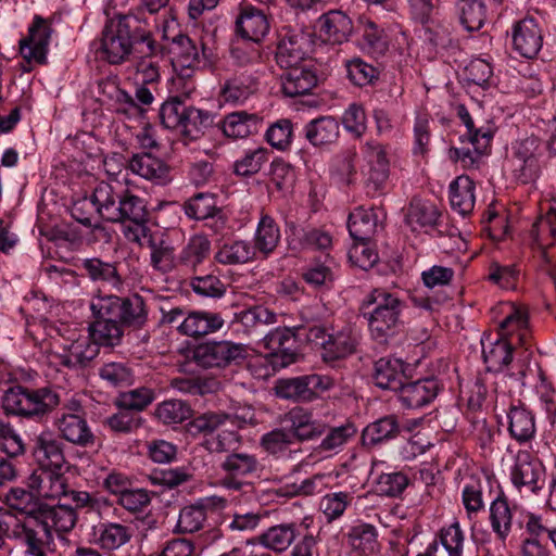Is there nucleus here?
<instances>
[{"instance_id": "obj_39", "label": "nucleus", "mask_w": 556, "mask_h": 556, "mask_svg": "<svg viewBox=\"0 0 556 556\" xmlns=\"http://www.w3.org/2000/svg\"><path fill=\"white\" fill-rule=\"evenodd\" d=\"M27 523L17 520L10 511H0V548L4 544V538L14 540L25 548V555L29 556L28 539L35 540V534L29 535Z\"/></svg>"}, {"instance_id": "obj_45", "label": "nucleus", "mask_w": 556, "mask_h": 556, "mask_svg": "<svg viewBox=\"0 0 556 556\" xmlns=\"http://www.w3.org/2000/svg\"><path fill=\"white\" fill-rule=\"evenodd\" d=\"M176 63L182 68H194L200 63V50L187 35L179 34L172 40L169 47Z\"/></svg>"}, {"instance_id": "obj_23", "label": "nucleus", "mask_w": 556, "mask_h": 556, "mask_svg": "<svg viewBox=\"0 0 556 556\" xmlns=\"http://www.w3.org/2000/svg\"><path fill=\"white\" fill-rule=\"evenodd\" d=\"M304 522H285L271 526L258 535V543L277 554L286 552L302 534Z\"/></svg>"}, {"instance_id": "obj_26", "label": "nucleus", "mask_w": 556, "mask_h": 556, "mask_svg": "<svg viewBox=\"0 0 556 556\" xmlns=\"http://www.w3.org/2000/svg\"><path fill=\"white\" fill-rule=\"evenodd\" d=\"M287 418L290 422V433L293 439L299 441L314 440L327 431V425L324 421L315 418L312 412L301 407L291 409Z\"/></svg>"}, {"instance_id": "obj_17", "label": "nucleus", "mask_w": 556, "mask_h": 556, "mask_svg": "<svg viewBox=\"0 0 556 556\" xmlns=\"http://www.w3.org/2000/svg\"><path fill=\"white\" fill-rule=\"evenodd\" d=\"M118 412L106 419L115 432L129 433L139 427V389L122 392L115 400Z\"/></svg>"}, {"instance_id": "obj_19", "label": "nucleus", "mask_w": 556, "mask_h": 556, "mask_svg": "<svg viewBox=\"0 0 556 556\" xmlns=\"http://www.w3.org/2000/svg\"><path fill=\"white\" fill-rule=\"evenodd\" d=\"M265 344L271 351L269 362L274 369L285 368L296 362L295 338L290 330L277 329L265 337Z\"/></svg>"}, {"instance_id": "obj_44", "label": "nucleus", "mask_w": 556, "mask_h": 556, "mask_svg": "<svg viewBox=\"0 0 556 556\" xmlns=\"http://www.w3.org/2000/svg\"><path fill=\"white\" fill-rule=\"evenodd\" d=\"M230 56L233 63L243 68H255L260 71V77L263 74V54L258 43H251L247 40H237L230 49Z\"/></svg>"}, {"instance_id": "obj_1", "label": "nucleus", "mask_w": 556, "mask_h": 556, "mask_svg": "<svg viewBox=\"0 0 556 556\" xmlns=\"http://www.w3.org/2000/svg\"><path fill=\"white\" fill-rule=\"evenodd\" d=\"M405 307V302L396 293L375 288L365 296L359 311L367 320L371 337L380 343H386L396 333Z\"/></svg>"}, {"instance_id": "obj_61", "label": "nucleus", "mask_w": 556, "mask_h": 556, "mask_svg": "<svg viewBox=\"0 0 556 556\" xmlns=\"http://www.w3.org/2000/svg\"><path fill=\"white\" fill-rule=\"evenodd\" d=\"M359 26L363 30L364 47L372 54L381 55L388 49L383 31L370 20L361 17Z\"/></svg>"}, {"instance_id": "obj_40", "label": "nucleus", "mask_w": 556, "mask_h": 556, "mask_svg": "<svg viewBox=\"0 0 556 556\" xmlns=\"http://www.w3.org/2000/svg\"><path fill=\"white\" fill-rule=\"evenodd\" d=\"M261 118L244 111L228 114L223 122V131L227 137L245 138L258 131Z\"/></svg>"}, {"instance_id": "obj_24", "label": "nucleus", "mask_w": 556, "mask_h": 556, "mask_svg": "<svg viewBox=\"0 0 556 556\" xmlns=\"http://www.w3.org/2000/svg\"><path fill=\"white\" fill-rule=\"evenodd\" d=\"M374 383L382 389L397 392L405 380V364L400 358L381 357L374 363Z\"/></svg>"}, {"instance_id": "obj_54", "label": "nucleus", "mask_w": 556, "mask_h": 556, "mask_svg": "<svg viewBox=\"0 0 556 556\" xmlns=\"http://www.w3.org/2000/svg\"><path fill=\"white\" fill-rule=\"evenodd\" d=\"M276 395L294 401H312L305 376L279 379L275 386Z\"/></svg>"}, {"instance_id": "obj_34", "label": "nucleus", "mask_w": 556, "mask_h": 556, "mask_svg": "<svg viewBox=\"0 0 556 556\" xmlns=\"http://www.w3.org/2000/svg\"><path fill=\"white\" fill-rule=\"evenodd\" d=\"M9 509L0 511H10L17 520L23 521L28 517H38V508L42 507V502L36 498L31 491L22 488H13L7 494Z\"/></svg>"}, {"instance_id": "obj_27", "label": "nucleus", "mask_w": 556, "mask_h": 556, "mask_svg": "<svg viewBox=\"0 0 556 556\" xmlns=\"http://www.w3.org/2000/svg\"><path fill=\"white\" fill-rule=\"evenodd\" d=\"M224 319L218 313L194 311L187 314L179 324V333L200 338L219 330L224 326Z\"/></svg>"}, {"instance_id": "obj_41", "label": "nucleus", "mask_w": 556, "mask_h": 556, "mask_svg": "<svg viewBox=\"0 0 556 556\" xmlns=\"http://www.w3.org/2000/svg\"><path fill=\"white\" fill-rule=\"evenodd\" d=\"M305 137L315 147L331 144L339 137V124L332 117H319L305 126Z\"/></svg>"}, {"instance_id": "obj_7", "label": "nucleus", "mask_w": 556, "mask_h": 556, "mask_svg": "<svg viewBox=\"0 0 556 556\" xmlns=\"http://www.w3.org/2000/svg\"><path fill=\"white\" fill-rule=\"evenodd\" d=\"M258 467L260 462L255 455L247 452L230 453L220 463V469L225 472L220 485L228 491L250 493L253 484L247 478L256 473Z\"/></svg>"}, {"instance_id": "obj_63", "label": "nucleus", "mask_w": 556, "mask_h": 556, "mask_svg": "<svg viewBox=\"0 0 556 556\" xmlns=\"http://www.w3.org/2000/svg\"><path fill=\"white\" fill-rule=\"evenodd\" d=\"M326 437L319 444V450L323 452H331L341 448L346 442L356 433L353 425L346 424L339 427L327 428Z\"/></svg>"}, {"instance_id": "obj_31", "label": "nucleus", "mask_w": 556, "mask_h": 556, "mask_svg": "<svg viewBox=\"0 0 556 556\" xmlns=\"http://www.w3.org/2000/svg\"><path fill=\"white\" fill-rule=\"evenodd\" d=\"M439 391L435 379H421L409 383H403L399 390L400 400L407 408H419L430 403Z\"/></svg>"}, {"instance_id": "obj_35", "label": "nucleus", "mask_w": 556, "mask_h": 556, "mask_svg": "<svg viewBox=\"0 0 556 556\" xmlns=\"http://www.w3.org/2000/svg\"><path fill=\"white\" fill-rule=\"evenodd\" d=\"M379 227V218L374 208H355L349 216L348 228L354 241H369Z\"/></svg>"}, {"instance_id": "obj_2", "label": "nucleus", "mask_w": 556, "mask_h": 556, "mask_svg": "<svg viewBox=\"0 0 556 556\" xmlns=\"http://www.w3.org/2000/svg\"><path fill=\"white\" fill-rule=\"evenodd\" d=\"M38 517H28L24 520L27 523L29 535L35 534V540L28 539L29 556H47L52 551L53 534L56 532H70L76 525L77 514L75 508L68 504L54 506L42 504L38 508Z\"/></svg>"}, {"instance_id": "obj_18", "label": "nucleus", "mask_w": 556, "mask_h": 556, "mask_svg": "<svg viewBox=\"0 0 556 556\" xmlns=\"http://www.w3.org/2000/svg\"><path fill=\"white\" fill-rule=\"evenodd\" d=\"M67 486L63 469L37 468L28 478V488L36 491L38 496L47 498L66 496L68 494Z\"/></svg>"}, {"instance_id": "obj_20", "label": "nucleus", "mask_w": 556, "mask_h": 556, "mask_svg": "<svg viewBox=\"0 0 556 556\" xmlns=\"http://www.w3.org/2000/svg\"><path fill=\"white\" fill-rule=\"evenodd\" d=\"M267 15L260 9L244 7L236 20V33L242 40L260 43L269 31Z\"/></svg>"}, {"instance_id": "obj_36", "label": "nucleus", "mask_w": 556, "mask_h": 556, "mask_svg": "<svg viewBox=\"0 0 556 556\" xmlns=\"http://www.w3.org/2000/svg\"><path fill=\"white\" fill-rule=\"evenodd\" d=\"M125 325L94 318L88 326L89 339L99 348L113 349L121 344Z\"/></svg>"}, {"instance_id": "obj_60", "label": "nucleus", "mask_w": 556, "mask_h": 556, "mask_svg": "<svg viewBox=\"0 0 556 556\" xmlns=\"http://www.w3.org/2000/svg\"><path fill=\"white\" fill-rule=\"evenodd\" d=\"M293 437L285 429H274L265 433L260 441L261 447L273 456H279L289 451Z\"/></svg>"}, {"instance_id": "obj_21", "label": "nucleus", "mask_w": 556, "mask_h": 556, "mask_svg": "<svg viewBox=\"0 0 556 556\" xmlns=\"http://www.w3.org/2000/svg\"><path fill=\"white\" fill-rule=\"evenodd\" d=\"M281 87L287 97H299L309 93L317 85V75L312 62L302 65L282 68Z\"/></svg>"}, {"instance_id": "obj_30", "label": "nucleus", "mask_w": 556, "mask_h": 556, "mask_svg": "<svg viewBox=\"0 0 556 556\" xmlns=\"http://www.w3.org/2000/svg\"><path fill=\"white\" fill-rule=\"evenodd\" d=\"M58 428L62 437L73 444L92 447L97 443V437L91 432L87 421L76 414H64L58 420Z\"/></svg>"}, {"instance_id": "obj_16", "label": "nucleus", "mask_w": 556, "mask_h": 556, "mask_svg": "<svg viewBox=\"0 0 556 556\" xmlns=\"http://www.w3.org/2000/svg\"><path fill=\"white\" fill-rule=\"evenodd\" d=\"M513 49L521 56L533 59L543 46V34L533 17L516 22L511 29Z\"/></svg>"}, {"instance_id": "obj_55", "label": "nucleus", "mask_w": 556, "mask_h": 556, "mask_svg": "<svg viewBox=\"0 0 556 556\" xmlns=\"http://www.w3.org/2000/svg\"><path fill=\"white\" fill-rule=\"evenodd\" d=\"M254 74L255 75L248 84H244L243 80L238 78L228 80L222 89V96L224 100L227 102L237 103L248 99V97L255 91L260 81V71H254Z\"/></svg>"}, {"instance_id": "obj_50", "label": "nucleus", "mask_w": 556, "mask_h": 556, "mask_svg": "<svg viewBox=\"0 0 556 556\" xmlns=\"http://www.w3.org/2000/svg\"><path fill=\"white\" fill-rule=\"evenodd\" d=\"M192 414L189 404L181 400H167L157 405L154 416L164 425L181 424Z\"/></svg>"}, {"instance_id": "obj_47", "label": "nucleus", "mask_w": 556, "mask_h": 556, "mask_svg": "<svg viewBox=\"0 0 556 556\" xmlns=\"http://www.w3.org/2000/svg\"><path fill=\"white\" fill-rule=\"evenodd\" d=\"M490 520L493 531L505 540L511 530L513 510L504 496H497L490 507Z\"/></svg>"}, {"instance_id": "obj_12", "label": "nucleus", "mask_w": 556, "mask_h": 556, "mask_svg": "<svg viewBox=\"0 0 556 556\" xmlns=\"http://www.w3.org/2000/svg\"><path fill=\"white\" fill-rule=\"evenodd\" d=\"M93 318L105 319L125 326H131L138 318L132 303L128 298L117 295L97 296L91 301Z\"/></svg>"}, {"instance_id": "obj_8", "label": "nucleus", "mask_w": 556, "mask_h": 556, "mask_svg": "<svg viewBox=\"0 0 556 556\" xmlns=\"http://www.w3.org/2000/svg\"><path fill=\"white\" fill-rule=\"evenodd\" d=\"M52 33L53 29L48 20L35 15L28 28V35L20 40V51L23 56L21 68L23 72L28 73L33 70V61L38 64L47 63L48 47Z\"/></svg>"}, {"instance_id": "obj_56", "label": "nucleus", "mask_w": 556, "mask_h": 556, "mask_svg": "<svg viewBox=\"0 0 556 556\" xmlns=\"http://www.w3.org/2000/svg\"><path fill=\"white\" fill-rule=\"evenodd\" d=\"M168 166L154 152L141 151V177L156 184L168 180Z\"/></svg>"}, {"instance_id": "obj_62", "label": "nucleus", "mask_w": 556, "mask_h": 556, "mask_svg": "<svg viewBox=\"0 0 556 556\" xmlns=\"http://www.w3.org/2000/svg\"><path fill=\"white\" fill-rule=\"evenodd\" d=\"M240 443V435L238 432L232 430H222L216 435L206 438L203 442V446L210 453H233L237 452V447Z\"/></svg>"}, {"instance_id": "obj_51", "label": "nucleus", "mask_w": 556, "mask_h": 556, "mask_svg": "<svg viewBox=\"0 0 556 556\" xmlns=\"http://www.w3.org/2000/svg\"><path fill=\"white\" fill-rule=\"evenodd\" d=\"M349 539L353 548L365 555L372 554L378 548L377 530L372 525L354 526L349 533Z\"/></svg>"}, {"instance_id": "obj_58", "label": "nucleus", "mask_w": 556, "mask_h": 556, "mask_svg": "<svg viewBox=\"0 0 556 556\" xmlns=\"http://www.w3.org/2000/svg\"><path fill=\"white\" fill-rule=\"evenodd\" d=\"M268 160V150L257 148L248 151L241 159L233 164V172L239 176H252L258 173Z\"/></svg>"}, {"instance_id": "obj_64", "label": "nucleus", "mask_w": 556, "mask_h": 556, "mask_svg": "<svg viewBox=\"0 0 556 556\" xmlns=\"http://www.w3.org/2000/svg\"><path fill=\"white\" fill-rule=\"evenodd\" d=\"M348 76L356 86H366L372 84L379 76V72L372 65L361 59H354L348 62Z\"/></svg>"}, {"instance_id": "obj_28", "label": "nucleus", "mask_w": 556, "mask_h": 556, "mask_svg": "<svg viewBox=\"0 0 556 556\" xmlns=\"http://www.w3.org/2000/svg\"><path fill=\"white\" fill-rule=\"evenodd\" d=\"M492 132L486 130L481 132L477 131L473 136H468V144L472 147L463 146L460 148L450 149V159L459 162L464 168H473L478 165L482 155L486 154L491 147Z\"/></svg>"}, {"instance_id": "obj_59", "label": "nucleus", "mask_w": 556, "mask_h": 556, "mask_svg": "<svg viewBox=\"0 0 556 556\" xmlns=\"http://www.w3.org/2000/svg\"><path fill=\"white\" fill-rule=\"evenodd\" d=\"M212 123L213 119L210 112L186 105L182 124L179 130L186 136L197 138L200 130Z\"/></svg>"}, {"instance_id": "obj_49", "label": "nucleus", "mask_w": 556, "mask_h": 556, "mask_svg": "<svg viewBox=\"0 0 556 556\" xmlns=\"http://www.w3.org/2000/svg\"><path fill=\"white\" fill-rule=\"evenodd\" d=\"M458 10L460 23L469 31L479 30L486 20L483 0H459Z\"/></svg>"}, {"instance_id": "obj_42", "label": "nucleus", "mask_w": 556, "mask_h": 556, "mask_svg": "<svg viewBox=\"0 0 556 556\" xmlns=\"http://www.w3.org/2000/svg\"><path fill=\"white\" fill-rule=\"evenodd\" d=\"M211 241L203 235L192 236L182 248L178 262L181 266L195 270L210 255Z\"/></svg>"}, {"instance_id": "obj_48", "label": "nucleus", "mask_w": 556, "mask_h": 556, "mask_svg": "<svg viewBox=\"0 0 556 556\" xmlns=\"http://www.w3.org/2000/svg\"><path fill=\"white\" fill-rule=\"evenodd\" d=\"M215 258L224 265H237L256 258L255 249L245 241L225 243L216 253Z\"/></svg>"}, {"instance_id": "obj_22", "label": "nucleus", "mask_w": 556, "mask_h": 556, "mask_svg": "<svg viewBox=\"0 0 556 556\" xmlns=\"http://www.w3.org/2000/svg\"><path fill=\"white\" fill-rule=\"evenodd\" d=\"M320 38L330 43L348 41L353 31V22L343 11L330 10L317 20Z\"/></svg>"}, {"instance_id": "obj_43", "label": "nucleus", "mask_w": 556, "mask_h": 556, "mask_svg": "<svg viewBox=\"0 0 556 556\" xmlns=\"http://www.w3.org/2000/svg\"><path fill=\"white\" fill-rule=\"evenodd\" d=\"M279 240L280 230L276 222L270 216H263L254 238L255 255L260 253L264 257L268 256L277 248Z\"/></svg>"}, {"instance_id": "obj_29", "label": "nucleus", "mask_w": 556, "mask_h": 556, "mask_svg": "<svg viewBox=\"0 0 556 556\" xmlns=\"http://www.w3.org/2000/svg\"><path fill=\"white\" fill-rule=\"evenodd\" d=\"M357 338L349 326L329 334L327 341H323L321 356L325 362H334L355 353Z\"/></svg>"}, {"instance_id": "obj_4", "label": "nucleus", "mask_w": 556, "mask_h": 556, "mask_svg": "<svg viewBox=\"0 0 556 556\" xmlns=\"http://www.w3.org/2000/svg\"><path fill=\"white\" fill-rule=\"evenodd\" d=\"M509 312L500 324V337L485 343L482 341V355L489 370L501 371L513 359V342L508 340L518 331V340L523 342L528 327V309L523 305L508 303Z\"/></svg>"}, {"instance_id": "obj_13", "label": "nucleus", "mask_w": 556, "mask_h": 556, "mask_svg": "<svg viewBox=\"0 0 556 556\" xmlns=\"http://www.w3.org/2000/svg\"><path fill=\"white\" fill-rule=\"evenodd\" d=\"M312 41L303 31H288L279 41L276 50V62L281 68L311 63L307 54Z\"/></svg>"}, {"instance_id": "obj_52", "label": "nucleus", "mask_w": 556, "mask_h": 556, "mask_svg": "<svg viewBox=\"0 0 556 556\" xmlns=\"http://www.w3.org/2000/svg\"><path fill=\"white\" fill-rule=\"evenodd\" d=\"M81 267L94 281H105L114 287H119L122 283L117 268L111 263H105L100 258H87L84 260Z\"/></svg>"}, {"instance_id": "obj_57", "label": "nucleus", "mask_w": 556, "mask_h": 556, "mask_svg": "<svg viewBox=\"0 0 556 556\" xmlns=\"http://www.w3.org/2000/svg\"><path fill=\"white\" fill-rule=\"evenodd\" d=\"M187 216L194 219H208L218 212L215 197L208 193H198L185 204Z\"/></svg>"}, {"instance_id": "obj_3", "label": "nucleus", "mask_w": 556, "mask_h": 556, "mask_svg": "<svg viewBox=\"0 0 556 556\" xmlns=\"http://www.w3.org/2000/svg\"><path fill=\"white\" fill-rule=\"evenodd\" d=\"M139 20L135 15H123L109 20L101 36L91 47L97 59L111 64L124 62L138 40Z\"/></svg>"}, {"instance_id": "obj_53", "label": "nucleus", "mask_w": 556, "mask_h": 556, "mask_svg": "<svg viewBox=\"0 0 556 556\" xmlns=\"http://www.w3.org/2000/svg\"><path fill=\"white\" fill-rule=\"evenodd\" d=\"M228 418L229 416L223 413H204L193 418L187 425V432L192 437L211 435L214 431L222 427L228 420Z\"/></svg>"}, {"instance_id": "obj_38", "label": "nucleus", "mask_w": 556, "mask_h": 556, "mask_svg": "<svg viewBox=\"0 0 556 556\" xmlns=\"http://www.w3.org/2000/svg\"><path fill=\"white\" fill-rule=\"evenodd\" d=\"M508 431L517 442H529L535 434L534 416L523 406H511L508 413Z\"/></svg>"}, {"instance_id": "obj_32", "label": "nucleus", "mask_w": 556, "mask_h": 556, "mask_svg": "<svg viewBox=\"0 0 556 556\" xmlns=\"http://www.w3.org/2000/svg\"><path fill=\"white\" fill-rule=\"evenodd\" d=\"M440 217L438 207L420 199H414L406 212L405 220L413 231H425L432 229Z\"/></svg>"}, {"instance_id": "obj_6", "label": "nucleus", "mask_w": 556, "mask_h": 556, "mask_svg": "<svg viewBox=\"0 0 556 556\" xmlns=\"http://www.w3.org/2000/svg\"><path fill=\"white\" fill-rule=\"evenodd\" d=\"M544 151L542 141L534 136L513 142L506 156V168L511 178L522 185L536 181L542 172Z\"/></svg>"}, {"instance_id": "obj_14", "label": "nucleus", "mask_w": 556, "mask_h": 556, "mask_svg": "<svg viewBox=\"0 0 556 556\" xmlns=\"http://www.w3.org/2000/svg\"><path fill=\"white\" fill-rule=\"evenodd\" d=\"M532 250L548 266L556 267V214L536 219L531 229Z\"/></svg>"}, {"instance_id": "obj_37", "label": "nucleus", "mask_w": 556, "mask_h": 556, "mask_svg": "<svg viewBox=\"0 0 556 556\" xmlns=\"http://www.w3.org/2000/svg\"><path fill=\"white\" fill-rule=\"evenodd\" d=\"M475 185L470 177L458 176L450 186L451 206L462 216L469 215L475 206Z\"/></svg>"}, {"instance_id": "obj_46", "label": "nucleus", "mask_w": 556, "mask_h": 556, "mask_svg": "<svg viewBox=\"0 0 556 556\" xmlns=\"http://www.w3.org/2000/svg\"><path fill=\"white\" fill-rule=\"evenodd\" d=\"M400 432L394 416H387L368 425L363 431V441L366 445H376L384 440L393 439Z\"/></svg>"}, {"instance_id": "obj_9", "label": "nucleus", "mask_w": 556, "mask_h": 556, "mask_svg": "<svg viewBox=\"0 0 556 556\" xmlns=\"http://www.w3.org/2000/svg\"><path fill=\"white\" fill-rule=\"evenodd\" d=\"M510 479L520 493L539 495L546 485V470L542 462L528 451H519L511 468Z\"/></svg>"}, {"instance_id": "obj_25", "label": "nucleus", "mask_w": 556, "mask_h": 556, "mask_svg": "<svg viewBox=\"0 0 556 556\" xmlns=\"http://www.w3.org/2000/svg\"><path fill=\"white\" fill-rule=\"evenodd\" d=\"M113 223L121 224V231L126 240L139 243V207L138 198L128 188L118 198V207Z\"/></svg>"}, {"instance_id": "obj_10", "label": "nucleus", "mask_w": 556, "mask_h": 556, "mask_svg": "<svg viewBox=\"0 0 556 556\" xmlns=\"http://www.w3.org/2000/svg\"><path fill=\"white\" fill-rule=\"evenodd\" d=\"M141 237L150 249L152 266L159 269L168 268L173 258V249L167 241L166 231L146 208H141Z\"/></svg>"}, {"instance_id": "obj_11", "label": "nucleus", "mask_w": 556, "mask_h": 556, "mask_svg": "<svg viewBox=\"0 0 556 556\" xmlns=\"http://www.w3.org/2000/svg\"><path fill=\"white\" fill-rule=\"evenodd\" d=\"M243 344L230 341L208 342L197 346L193 353L195 363L203 368L225 367L231 362L243 358Z\"/></svg>"}, {"instance_id": "obj_5", "label": "nucleus", "mask_w": 556, "mask_h": 556, "mask_svg": "<svg viewBox=\"0 0 556 556\" xmlns=\"http://www.w3.org/2000/svg\"><path fill=\"white\" fill-rule=\"evenodd\" d=\"M59 403V394L49 388L28 389L18 384L9 388L2 396V408L7 415L23 417H41Z\"/></svg>"}, {"instance_id": "obj_15", "label": "nucleus", "mask_w": 556, "mask_h": 556, "mask_svg": "<svg viewBox=\"0 0 556 556\" xmlns=\"http://www.w3.org/2000/svg\"><path fill=\"white\" fill-rule=\"evenodd\" d=\"M366 168L363 169L365 176V187L367 194L375 195L381 191L389 177V161L383 148L376 143H367L365 147Z\"/></svg>"}, {"instance_id": "obj_33", "label": "nucleus", "mask_w": 556, "mask_h": 556, "mask_svg": "<svg viewBox=\"0 0 556 556\" xmlns=\"http://www.w3.org/2000/svg\"><path fill=\"white\" fill-rule=\"evenodd\" d=\"M61 445L62 443L53 439L51 434L42 433L39 435L34 446V456L39 465L38 468L63 469L65 457Z\"/></svg>"}]
</instances>
